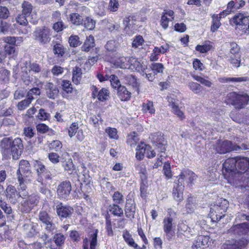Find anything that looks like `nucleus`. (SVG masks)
<instances>
[{"label":"nucleus","mask_w":249,"mask_h":249,"mask_svg":"<svg viewBox=\"0 0 249 249\" xmlns=\"http://www.w3.org/2000/svg\"><path fill=\"white\" fill-rule=\"evenodd\" d=\"M234 144L231 142L226 140L217 143L215 147L216 151L220 154H224L233 150Z\"/></svg>","instance_id":"dca6fc26"},{"label":"nucleus","mask_w":249,"mask_h":249,"mask_svg":"<svg viewBox=\"0 0 249 249\" xmlns=\"http://www.w3.org/2000/svg\"><path fill=\"white\" fill-rule=\"evenodd\" d=\"M44 86L46 94L48 98L55 99L58 97L59 89L56 85L52 83H47Z\"/></svg>","instance_id":"6ab92c4d"},{"label":"nucleus","mask_w":249,"mask_h":249,"mask_svg":"<svg viewBox=\"0 0 249 249\" xmlns=\"http://www.w3.org/2000/svg\"><path fill=\"white\" fill-rule=\"evenodd\" d=\"M124 81L126 84L131 86L135 90L139 92V84L135 76L131 74L126 75L124 77Z\"/></svg>","instance_id":"a878e982"},{"label":"nucleus","mask_w":249,"mask_h":249,"mask_svg":"<svg viewBox=\"0 0 249 249\" xmlns=\"http://www.w3.org/2000/svg\"><path fill=\"white\" fill-rule=\"evenodd\" d=\"M227 99L229 103L236 109H241L245 107L249 101V95L244 92H231L227 94Z\"/></svg>","instance_id":"f03ea898"},{"label":"nucleus","mask_w":249,"mask_h":249,"mask_svg":"<svg viewBox=\"0 0 249 249\" xmlns=\"http://www.w3.org/2000/svg\"><path fill=\"white\" fill-rule=\"evenodd\" d=\"M229 207L228 201L224 198L217 199L210 208V214L213 221L220 220L224 216V213Z\"/></svg>","instance_id":"f257e3e1"},{"label":"nucleus","mask_w":249,"mask_h":249,"mask_svg":"<svg viewBox=\"0 0 249 249\" xmlns=\"http://www.w3.org/2000/svg\"><path fill=\"white\" fill-rule=\"evenodd\" d=\"M178 177L179 178L178 180H180V181H182L183 184V180L185 178L188 179L190 183L193 184V181L196 179L197 176L192 171L187 170L182 172Z\"/></svg>","instance_id":"412c9836"},{"label":"nucleus","mask_w":249,"mask_h":249,"mask_svg":"<svg viewBox=\"0 0 249 249\" xmlns=\"http://www.w3.org/2000/svg\"><path fill=\"white\" fill-rule=\"evenodd\" d=\"M95 45L94 38L93 36L90 35L88 37H87L83 45L81 47V50L82 51L89 52Z\"/></svg>","instance_id":"cd10ccee"},{"label":"nucleus","mask_w":249,"mask_h":249,"mask_svg":"<svg viewBox=\"0 0 249 249\" xmlns=\"http://www.w3.org/2000/svg\"><path fill=\"white\" fill-rule=\"evenodd\" d=\"M79 37L78 36H71L69 37V43L71 47H76L80 45L82 43L80 41Z\"/></svg>","instance_id":"864d4df0"},{"label":"nucleus","mask_w":249,"mask_h":249,"mask_svg":"<svg viewBox=\"0 0 249 249\" xmlns=\"http://www.w3.org/2000/svg\"><path fill=\"white\" fill-rule=\"evenodd\" d=\"M248 244V240L242 238L238 240L226 241L222 245L221 249H242Z\"/></svg>","instance_id":"f8f14e48"},{"label":"nucleus","mask_w":249,"mask_h":249,"mask_svg":"<svg viewBox=\"0 0 249 249\" xmlns=\"http://www.w3.org/2000/svg\"><path fill=\"white\" fill-rule=\"evenodd\" d=\"M61 86L63 90L67 93H71L72 92V86L70 81L63 80L62 81Z\"/></svg>","instance_id":"3c124183"},{"label":"nucleus","mask_w":249,"mask_h":249,"mask_svg":"<svg viewBox=\"0 0 249 249\" xmlns=\"http://www.w3.org/2000/svg\"><path fill=\"white\" fill-rule=\"evenodd\" d=\"M150 138L152 142L156 148L160 152H164L166 150L167 142L163 137V135L160 132H157L151 134Z\"/></svg>","instance_id":"1a4fd4ad"},{"label":"nucleus","mask_w":249,"mask_h":249,"mask_svg":"<svg viewBox=\"0 0 249 249\" xmlns=\"http://www.w3.org/2000/svg\"><path fill=\"white\" fill-rule=\"evenodd\" d=\"M140 184L141 196L142 198H145L146 196L147 191V183L146 180H141Z\"/></svg>","instance_id":"680f3d73"},{"label":"nucleus","mask_w":249,"mask_h":249,"mask_svg":"<svg viewBox=\"0 0 249 249\" xmlns=\"http://www.w3.org/2000/svg\"><path fill=\"white\" fill-rule=\"evenodd\" d=\"M142 110L144 112H148L150 114H154L155 109L154 108L153 102L150 101H147L146 103H143Z\"/></svg>","instance_id":"58836bf2"},{"label":"nucleus","mask_w":249,"mask_h":249,"mask_svg":"<svg viewBox=\"0 0 249 249\" xmlns=\"http://www.w3.org/2000/svg\"><path fill=\"white\" fill-rule=\"evenodd\" d=\"M236 173L243 174L242 179L244 182L245 181V178L248 180L244 182L246 186L249 187V159L245 157H237L236 163ZM248 198L249 199V195ZM248 208L249 209V200L248 204Z\"/></svg>","instance_id":"20e7f679"},{"label":"nucleus","mask_w":249,"mask_h":249,"mask_svg":"<svg viewBox=\"0 0 249 249\" xmlns=\"http://www.w3.org/2000/svg\"><path fill=\"white\" fill-rule=\"evenodd\" d=\"M174 183L172 191L173 197L176 201L180 202L183 199V193L184 186L180 180H176Z\"/></svg>","instance_id":"ddd939ff"},{"label":"nucleus","mask_w":249,"mask_h":249,"mask_svg":"<svg viewBox=\"0 0 249 249\" xmlns=\"http://www.w3.org/2000/svg\"><path fill=\"white\" fill-rule=\"evenodd\" d=\"M82 74V72L81 68L77 66L73 68L72 71V81L75 84L78 85L80 83L81 80Z\"/></svg>","instance_id":"473e14b6"},{"label":"nucleus","mask_w":249,"mask_h":249,"mask_svg":"<svg viewBox=\"0 0 249 249\" xmlns=\"http://www.w3.org/2000/svg\"><path fill=\"white\" fill-rule=\"evenodd\" d=\"M70 20L74 25H83L84 18L78 13H72L70 15Z\"/></svg>","instance_id":"f704fd0d"},{"label":"nucleus","mask_w":249,"mask_h":249,"mask_svg":"<svg viewBox=\"0 0 249 249\" xmlns=\"http://www.w3.org/2000/svg\"><path fill=\"white\" fill-rule=\"evenodd\" d=\"M17 178L19 183L18 191L27 190V187L26 184L29 181V179L27 178H22L21 176L17 177Z\"/></svg>","instance_id":"13d9d810"},{"label":"nucleus","mask_w":249,"mask_h":249,"mask_svg":"<svg viewBox=\"0 0 249 249\" xmlns=\"http://www.w3.org/2000/svg\"><path fill=\"white\" fill-rule=\"evenodd\" d=\"M32 100L26 96V98L19 102L17 105V108L19 110H23L31 103Z\"/></svg>","instance_id":"8fccbe9b"},{"label":"nucleus","mask_w":249,"mask_h":249,"mask_svg":"<svg viewBox=\"0 0 249 249\" xmlns=\"http://www.w3.org/2000/svg\"><path fill=\"white\" fill-rule=\"evenodd\" d=\"M229 61L232 65L233 67L236 68L239 67L241 64V55L239 54L238 58L236 57V55L231 54L229 55Z\"/></svg>","instance_id":"49530a36"},{"label":"nucleus","mask_w":249,"mask_h":249,"mask_svg":"<svg viewBox=\"0 0 249 249\" xmlns=\"http://www.w3.org/2000/svg\"><path fill=\"white\" fill-rule=\"evenodd\" d=\"M109 78L111 85L114 89H117L118 90L120 87L122 86L121 85L120 81L119 80L118 77L116 75L114 74L111 75L109 76Z\"/></svg>","instance_id":"5fc2aeb1"},{"label":"nucleus","mask_w":249,"mask_h":249,"mask_svg":"<svg viewBox=\"0 0 249 249\" xmlns=\"http://www.w3.org/2000/svg\"><path fill=\"white\" fill-rule=\"evenodd\" d=\"M151 71L154 73H162L163 70V65L161 63H153L150 66Z\"/></svg>","instance_id":"603ef678"},{"label":"nucleus","mask_w":249,"mask_h":249,"mask_svg":"<svg viewBox=\"0 0 249 249\" xmlns=\"http://www.w3.org/2000/svg\"><path fill=\"white\" fill-rule=\"evenodd\" d=\"M37 225L33 223H26L23 226V231L28 237L31 238L37 233Z\"/></svg>","instance_id":"aec40b11"},{"label":"nucleus","mask_w":249,"mask_h":249,"mask_svg":"<svg viewBox=\"0 0 249 249\" xmlns=\"http://www.w3.org/2000/svg\"><path fill=\"white\" fill-rule=\"evenodd\" d=\"M65 237L62 233H56L53 236V240L57 247H61L64 243Z\"/></svg>","instance_id":"a18cd8bd"},{"label":"nucleus","mask_w":249,"mask_h":249,"mask_svg":"<svg viewBox=\"0 0 249 249\" xmlns=\"http://www.w3.org/2000/svg\"><path fill=\"white\" fill-rule=\"evenodd\" d=\"M163 231L165 233L167 239L170 241L172 239L174 234V231H172L174 223L173 219L171 217H165L163 221Z\"/></svg>","instance_id":"f3484780"},{"label":"nucleus","mask_w":249,"mask_h":249,"mask_svg":"<svg viewBox=\"0 0 249 249\" xmlns=\"http://www.w3.org/2000/svg\"><path fill=\"white\" fill-rule=\"evenodd\" d=\"M224 16V15L221 13L219 14V16L218 15H213L212 16L213 24L211 26V31L213 32H214L220 27L221 25L220 19Z\"/></svg>","instance_id":"72a5a7b5"},{"label":"nucleus","mask_w":249,"mask_h":249,"mask_svg":"<svg viewBox=\"0 0 249 249\" xmlns=\"http://www.w3.org/2000/svg\"><path fill=\"white\" fill-rule=\"evenodd\" d=\"M109 211L114 216L121 217L124 214L123 209L117 204H110L108 207Z\"/></svg>","instance_id":"c756f323"},{"label":"nucleus","mask_w":249,"mask_h":249,"mask_svg":"<svg viewBox=\"0 0 249 249\" xmlns=\"http://www.w3.org/2000/svg\"><path fill=\"white\" fill-rule=\"evenodd\" d=\"M27 16L21 13L19 14L16 18V21L20 25L27 26L28 24V20L27 19Z\"/></svg>","instance_id":"e2e57ef3"},{"label":"nucleus","mask_w":249,"mask_h":249,"mask_svg":"<svg viewBox=\"0 0 249 249\" xmlns=\"http://www.w3.org/2000/svg\"><path fill=\"white\" fill-rule=\"evenodd\" d=\"M231 21L238 25L245 33L249 34V16L245 13H239L235 15Z\"/></svg>","instance_id":"39448f33"},{"label":"nucleus","mask_w":249,"mask_h":249,"mask_svg":"<svg viewBox=\"0 0 249 249\" xmlns=\"http://www.w3.org/2000/svg\"><path fill=\"white\" fill-rule=\"evenodd\" d=\"M128 66L129 69L132 70L135 69L138 71H142L144 72V68L143 67L142 64L135 57H131L128 58L127 60Z\"/></svg>","instance_id":"4be33fe9"},{"label":"nucleus","mask_w":249,"mask_h":249,"mask_svg":"<svg viewBox=\"0 0 249 249\" xmlns=\"http://www.w3.org/2000/svg\"><path fill=\"white\" fill-rule=\"evenodd\" d=\"M96 21L91 18L87 17L84 19L83 25L84 27L89 30H92L95 27Z\"/></svg>","instance_id":"c9c22d12"},{"label":"nucleus","mask_w":249,"mask_h":249,"mask_svg":"<svg viewBox=\"0 0 249 249\" xmlns=\"http://www.w3.org/2000/svg\"><path fill=\"white\" fill-rule=\"evenodd\" d=\"M36 117L40 121H45L49 119L50 114L47 113L44 109L40 108Z\"/></svg>","instance_id":"4d7b16f0"},{"label":"nucleus","mask_w":249,"mask_h":249,"mask_svg":"<svg viewBox=\"0 0 249 249\" xmlns=\"http://www.w3.org/2000/svg\"><path fill=\"white\" fill-rule=\"evenodd\" d=\"M112 199L114 202L113 204H120L124 202V196L119 192L116 191L112 196Z\"/></svg>","instance_id":"de8ad7c7"},{"label":"nucleus","mask_w":249,"mask_h":249,"mask_svg":"<svg viewBox=\"0 0 249 249\" xmlns=\"http://www.w3.org/2000/svg\"><path fill=\"white\" fill-rule=\"evenodd\" d=\"M212 48V43L209 41L206 42L202 45H197L196 47V50L201 53H205L210 51Z\"/></svg>","instance_id":"4c0bfd02"},{"label":"nucleus","mask_w":249,"mask_h":249,"mask_svg":"<svg viewBox=\"0 0 249 249\" xmlns=\"http://www.w3.org/2000/svg\"><path fill=\"white\" fill-rule=\"evenodd\" d=\"M123 237L124 241L129 246L134 248L135 249L138 248L139 246L135 242L134 239L128 232H126L125 233H124Z\"/></svg>","instance_id":"ea45409f"},{"label":"nucleus","mask_w":249,"mask_h":249,"mask_svg":"<svg viewBox=\"0 0 249 249\" xmlns=\"http://www.w3.org/2000/svg\"><path fill=\"white\" fill-rule=\"evenodd\" d=\"M67 27L68 26L65 24L62 20L54 23L53 26V29L57 33L62 31Z\"/></svg>","instance_id":"6e6d98bb"},{"label":"nucleus","mask_w":249,"mask_h":249,"mask_svg":"<svg viewBox=\"0 0 249 249\" xmlns=\"http://www.w3.org/2000/svg\"><path fill=\"white\" fill-rule=\"evenodd\" d=\"M136 210L135 201L132 199H126L124 209L125 216L128 218H134Z\"/></svg>","instance_id":"a211bd4d"},{"label":"nucleus","mask_w":249,"mask_h":249,"mask_svg":"<svg viewBox=\"0 0 249 249\" xmlns=\"http://www.w3.org/2000/svg\"><path fill=\"white\" fill-rule=\"evenodd\" d=\"M62 147V144L61 142L58 140L53 141L49 144V148L55 151H58Z\"/></svg>","instance_id":"338daca9"},{"label":"nucleus","mask_w":249,"mask_h":249,"mask_svg":"<svg viewBox=\"0 0 249 249\" xmlns=\"http://www.w3.org/2000/svg\"><path fill=\"white\" fill-rule=\"evenodd\" d=\"M71 184L69 181L61 182L57 188V195L60 199L68 200L70 198Z\"/></svg>","instance_id":"0eeeda50"},{"label":"nucleus","mask_w":249,"mask_h":249,"mask_svg":"<svg viewBox=\"0 0 249 249\" xmlns=\"http://www.w3.org/2000/svg\"><path fill=\"white\" fill-rule=\"evenodd\" d=\"M188 86L190 89L196 94L199 93L201 91L202 87L197 83L194 82H189Z\"/></svg>","instance_id":"052dcab7"},{"label":"nucleus","mask_w":249,"mask_h":249,"mask_svg":"<svg viewBox=\"0 0 249 249\" xmlns=\"http://www.w3.org/2000/svg\"><path fill=\"white\" fill-rule=\"evenodd\" d=\"M38 219L43 227L48 232L53 234L56 230L55 224L53 222L51 216L46 211H40Z\"/></svg>","instance_id":"423d86ee"},{"label":"nucleus","mask_w":249,"mask_h":249,"mask_svg":"<svg viewBox=\"0 0 249 249\" xmlns=\"http://www.w3.org/2000/svg\"><path fill=\"white\" fill-rule=\"evenodd\" d=\"M55 209L58 216L61 220L70 217L73 213V209L72 207L64 205L60 202H59L56 206Z\"/></svg>","instance_id":"9d476101"},{"label":"nucleus","mask_w":249,"mask_h":249,"mask_svg":"<svg viewBox=\"0 0 249 249\" xmlns=\"http://www.w3.org/2000/svg\"><path fill=\"white\" fill-rule=\"evenodd\" d=\"M178 230L181 234L184 235L191 232V229L183 223H180L178 224Z\"/></svg>","instance_id":"0e129e2a"},{"label":"nucleus","mask_w":249,"mask_h":249,"mask_svg":"<svg viewBox=\"0 0 249 249\" xmlns=\"http://www.w3.org/2000/svg\"><path fill=\"white\" fill-rule=\"evenodd\" d=\"M36 134L34 128L31 126L25 127L23 128V134L27 139H31Z\"/></svg>","instance_id":"37998d69"},{"label":"nucleus","mask_w":249,"mask_h":249,"mask_svg":"<svg viewBox=\"0 0 249 249\" xmlns=\"http://www.w3.org/2000/svg\"><path fill=\"white\" fill-rule=\"evenodd\" d=\"M196 208V199L193 196H189L186 200L185 208L188 213H193Z\"/></svg>","instance_id":"2f4dec72"},{"label":"nucleus","mask_w":249,"mask_h":249,"mask_svg":"<svg viewBox=\"0 0 249 249\" xmlns=\"http://www.w3.org/2000/svg\"><path fill=\"white\" fill-rule=\"evenodd\" d=\"M128 58L124 57L117 59L114 64L117 67L122 69H125L128 66Z\"/></svg>","instance_id":"c03bdc74"},{"label":"nucleus","mask_w":249,"mask_h":249,"mask_svg":"<svg viewBox=\"0 0 249 249\" xmlns=\"http://www.w3.org/2000/svg\"><path fill=\"white\" fill-rule=\"evenodd\" d=\"M31 174L30 164L28 160H22L19 163V168L17 172V177L21 176L27 178Z\"/></svg>","instance_id":"4468645a"},{"label":"nucleus","mask_w":249,"mask_h":249,"mask_svg":"<svg viewBox=\"0 0 249 249\" xmlns=\"http://www.w3.org/2000/svg\"><path fill=\"white\" fill-rule=\"evenodd\" d=\"M6 195L11 202L15 203L18 199V193L15 187L12 185H9L6 189Z\"/></svg>","instance_id":"b1692460"},{"label":"nucleus","mask_w":249,"mask_h":249,"mask_svg":"<svg viewBox=\"0 0 249 249\" xmlns=\"http://www.w3.org/2000/svg\"><path fill=\"white\" fill-rule=\"evenodd\" d=\"M237 157L227 159L223 164V173L229 177H233L236 174Z\"/></svg>","instance_id":"6e6552de"},{"label":"nucleus","mask_w":249,"mask_h":249,"mask_svg":"<svg viewBox=\"0 0 249 249\" xmlns=\"http://www.w3.org/2000/svg\"><path fill=\"white\" fill-rule=\"evenodd\" d=\"M228 45H229V47L230 48V53L229 54V55L231 54L236 55V57L238 58L239 57V50L240 49L238 46V45L234 42H230Z\"/></svg>","instance_id":"a19ab883"},{"label":"nucleus","mask_w":249,"mask_h":249,"mask_svg":"<svg viewBox=\"0 0 249 249\" xmlns=\"http://www.w3.org/2000/svg\"><path fill=\"white\" fill-rule=\"evenodd\" d=\"M23 144L20 138H17L12 140L10 153H12L14 160H18L21 156L23 150Z\"/></svg>","instance_id":"9b49d317"},{"label":"nucleus","mask_w":249,"mask_h":249,"mask_svg":"<svg viewBox=\"0 0 249 249\" xmlns=\"http://www.w3.org/2000/svg\"><path fill=\"white\" fill-rule=\"evenodd\" d=\"M52 33V30L48 27H38L33 33V38L40 45H45L50 42Z\"/></svg>","instance_id":"7ed1b4c3"},{"label":"nucleus","mask_w":249,"mask_h":249,"mask_svg":"<svg viewBox=\"0 0 249 249\" xmlns=\"http://www.w3.org/2000/svg\"><path fill=\"white\" fill-rule=\"evenodd\" d=\"M40 89L39 88L37 87L33 88L31 89H30L27 93V97H28L29 98H30V99L33 101L34 99H35V98L33 97V95L38 96L40 94Z\"/></svg>","instance_id":"bf43d9fd"},{"label":"nucleus","mask_w":249,"mask_h":249,"mask_svg":"<svg viewBox=\"0 0 249 249\" xmlns=\"http://www.w3.org/2000/svg\"><path fill=\"white\" fill-rule=\"evenodd\" d=\"M97 234L98 230H96L94 233L91 235V240L90 242V249H95L97 244Z\"/></svg>","instance_id":"69168bd1"},{"label":"nucleus","mask_w":249,"mask_h":249,"mask_svg":"<svg viewBox=\"0 0 249 249\" xmlns=\"http://www.w3.org/2000/svg\"><path fill=\"white\" fill-rule=\"evenodd\" d=\"M13 139L10 137H4L0 142V148L4 153H10Z\"/></svg>","instance_id":"5701e85b"},{"label":"nucleus","mask_w":249,"mask_h":249,"mask_svg":"<svg viewBox=\"0 0 249 249\" xmlns=\"http://www.w3.org/2000/svg\"><path fill=\"white\" fill-rule=\"evenodd\" d=\"M74 178L77 179V181L80 186L82 185V182L88 184L90 181L89 176L88 175H85L84 174L82 175V177H80L77 173H76Z\"/></svg>","instance_id":"79ce46f5"},{"label":"nucleus","mask_w":249,"mask_h":249,"mask_svg":"<svg viewBox=\"0 0 249 249\" xmlns=\"http://www.w3.org/2000/svg\"><path fill=\"white\" fill-rule=\"evenodd\" d=\"M62 166L69 174H72L74 177H75V174L77 173L71 159H69L68 161H63Z\"/></svg>","instance_id":"7c9ffc66"},{"label":"nucleus","mask_w":249,"mask_h":249,"mask_svg":"<svg viewBox=\"0 0 249 249\" xmlns=\"http://www.w3.org/2000/svg\"><path fill=\"white\" fill-rule=\"evenodd\" d=\"M163 172L164 175L168 178H171L172 175L171 173L170 163L167 162H165L163 167Z\"/></svg>","instance_id":"774afa93"},{"label":"nucleus","mask_w":249,"mask_h":249,"mask_svg":"<svg viewBox=\"0 0 249 249\" xmlns=\"http://www.w3.org/2000/svg\"><path fill=\"white\" fill-rule=\"evenodd\" d=\"M109 95V91L105 88H102L99 90V94H98V100L101 102L106 101Z\"/></svg>","instance_id":"09e8293b"},{"label":"nucleus","mask_w":249,"mask_h":249,"mask_svg":"<svg viewBox=\"0 0 249 249\" xmlns=\"http://www.w3.org/2000/svg\"><path fill=\"white\" fill-rule=\"evenodd\" d=\"M210 237L208 236L199 235L196 239L192 248L194 249L200 248L201 246L208 245L209 242Z\"/></svg>","instance_id":"bb28decb"},{"label":"nucleus","mask_w":249,"mask_h":249,"mask_svg":"<svg viewBox=\"0 0 249 249\" xmlns=\"http://www.w3.org/2000/svg\"><path fill=\"white\" fill-rule=\"evenodd\" d=\"M117 90V95L121 101H126L130 99L131 93L127 90L125 87L124 86L120 87Z\"/></svg>","instance_id":"393cba45"},{"label":"nucleus","mask_w":249,"mask_h":249,"mask_svg":"<svg viewBox=\"0 0 249 249\" xmlns=\"http://www.w3.org/2000/svg\"><path fill=\"white\" fill-rule=\"evenodd\" d=\"M22 14L29 17L33 10V6L31 3L28 1H24L22 4Z\"/></svg>","instance_id":"e433bc0d"},{"label":"nucleus","mask_w":249,"mask_h":249,"mask_svg":"<svg viewBox=\"0 0 249 249\" xmlns=\"http://www.w3.org/2000/svg\"><path fill=\"white\" fill-rule=\"evenodd\" d=\"M53 53L55 55H57L58 57L63 56L66 52V48L61 43H57L56 41H53Z\"/></svg>","instance_id":"c85d7f7f"},{"label":"nucleus","mask_w":249,"mask_h":249,"mask_svg":"<svg viewBox=\"0 0 249 249\" xmlns=\"http://www.w3.org/2000/svg\"><path fill=\"white\" fill-rule=\"evenodd\" d=\"M249 231V223L248 222L233 225L229 230V233L237 235L246 234Z\"/></svg>","instance_id":"2eb2a0df"}]
</instances>
